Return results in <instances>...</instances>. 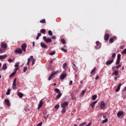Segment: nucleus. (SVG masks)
Listing matches in <instances>:
<instances>
[{
    "label": "nucleus",
    "instance_id": "nucleus-11",
    "mask_svg": "<svg viewBox=\"0 0 126 126\" xmlns=\"http://www.w3.org/2000/svg\"><path fill=\"white\" fill-rule=\"evenodd\" d=\"M42 105H43V100H41L39 101V103L38 104V107H37V110H39V109H40V108H41Z\"/></svg>",
    "mask_w": 126,
    "mask_h": 126
},
{
    "label": "nucleus",
    "instance_id": "nucleus-17",
    "mask_svg": "<svg viewBox=\"0 0 126 126\" xmlns=\"http://www.w3.org/2000/svg\"><path fill=\"white\" fill-rule=\"evenodd\" d=\"M97 103V100H96L95 101H93L91 104V106L92 108H94V106H95V104H96Z\"/></svg>",
    "mask_w": 126,
    "mask_h": 126
},
{
    "label": "nucleus",
    "instance_id": "nucleus-48",
    "mask_svg": "<svg viewBox=\"0 0 126 126\" xmlns=\"http://www.w3.org/2000/svg\"><path fill=\"white\" fill-rule=\"evenodd\" d=\"M58 73H59V71H56L55 72L53 73L52 74H53V75L54 76L55 75L57 74Z\"/></svg>",
    "mask_w": 126,
    "mask_h": 126
},
{
    "label": "nucleus",
    "instance_id": "nucleus-50",
    "mask_svg": "<svg viewBox=\"0 0 126 126\" xmlns=\"http://www.w3.org/2000/svg\"><path fill=\"white\" fill-rule=\"evenodd\" d=\"M55 54H56V52L55 51L52 52L51 53H50V55H54Z\"/></svg>",
    "mask_w": 126,
    "mask_h": 126
},
{
    "label": "nucleus",
    "instance_id": "nucleus-15",
    "mask_svg": "<svg viewBox=\"0 0 126 126\" xmlns=\"http://www.w3.org/2000/svg\"><path fill=\"white\" fill-rule=\"evenodd\" d=\"M6 105H7V106H8V107H9V106H10V101L9 100V99H5L4 101Z\"/></svg>",
    "mask_w": 126,
    "mask_h": 126
},
{
    "label": "nucleus",
    "instance_id": "nucleus-43",
    "mask_svg": "<svg viewBox=\"0 0 126 126\" xmlns=\"http://www.w3.org/2000/svg\"><path fill=\"white\" fill-rule=\"evenodd\" d=\"M120 61H121V60H117V61H116V65H118V64H120Z\"/></svg>",
    "mask_w": 126,
    "mask_h": 126
},
{
    "label": "nucleus",
    "instance_id": "nucleus-14",
    "mask_svg": "<svg viewBox=\"0 0 126 126\" xmlns=\"http://www.w3.org/2000/svg\"><path fill=\"white\" fill-rule=\"evenodd\" d=\"M66 77V74H62L60 76V79L62 80L64 79Z\"/></svg>",
    "mask_w": 126,
    "mask_h": 126
},
{
    "label": "nucleus",
    "instance_id": "nucleus-30",
    "mask_svg": "<svg viewBox=\"0 0 126 126\" xmlns=\"http://www.w3.org/2000/svg\"><path fill=\"white\" fill-rule=\"evenodd\" d=\"M78 92H79L78 90H76V91H74V92H73V93L72 94H74V95H76L78 93Z\"/></svg>",
    "mask_w": 126,
    "mask_h": 126
},
{
    "label": "nucleus",
    "instance_id": "nucleus-40",
    "mask_svg": "<svg viewBox=\"0 0 126 126\" xmlns=\"http://www.w3.org/2000/svg\"><path fill=\"white\" fill-rule=\"evenodd\" d=\"M39 22L41 23H46L45 19L41 20L39 21Z\"/></svg>",
    "mask_w": 126,
    "mask_h": 126
},
{
    "label": "nucleus",
    "instance_id": "nucleus-56",
    "mask_svg": "<svg viewBox=\"0 0 126 126\" xmlns=\"http://www.w3.org/2000/svg\"><path fill=\"white\" fill-rule=\"evenodd\" d=\"M122 53L126 54V49L124 50V51L122 52Z\"/></svg>",
    "mask_w": 126,
    "mask_h": 126
},
{
    "label": "nucleus",
    "instance_id": "nucleus-28",
    "mask_svg": "<svg viewBox=\"0 0 126 126\" xmlns=\"http://www.w3.org/2000/svg\"><path fill=\"white\" fill-rule=\"evenodd\" d=\"M54 76L53 74H51L48 78V80L50 81L52 79V77Z\"/></svg>",
    "mask_w": 126,
    "mask_h": 126
},
{
    "label": "nucleus",
    "instance_id": "nucleus-60",
    "mask_svg": "<svg viewBox=\"0 0 126 126\" xmlns=\"http://www.w3.org/2000/svg\"><path fill=\"white\" fill-rule=\"evenodd\" d=\"M41 33H38L37 34V36H38V37L41 36Z\"/></svg>",
    "mask_w": 126,
    "mask_h": 126
},
{
    "label": "nucleus",
    "instance_id": "nucleus-10",
    "mask_svg": "<svg viewBox=\"0 0 126 126\" xmlns=\"http://www.w3.org/2000/svg\"><path fill=\"white\" fill-rule=\"evenodd\" d=\"M40 46L43 48H44V49H47L48 48V46L45 44H44V43L43 42H41L40 43Z\"/></svg>",
    "mask_w": 126,
    "mask_h": 126
},
{
    "label": "nucleus",
    "instance_id": "nucleus-5",
    "mask_svg": "<svg viewBox=\"0 0 126 126\" xmlns=\"http://www.w3.org/2000/svg\"><path fill=\"white\" fill-rule=\"evenodd\" d=\"M16 81L17 79L15 78V79H14V81L13 82V85L12 86L13 90H15L16 89Z\"/></svg>",
    "mask_w": 126,
    "mask_h": 126
},
{
    "label": "nucleus",
    "instance_id": "nucleus-18",
    "mask_svg": "<svg viewBox=\"0 0 126 126\" xmlns=\"http://www.w3.org/2000/svg\"><path fill=\"white\" fill-rule=\"evenodd\" d=\"M31 59H33L32 56H31L29 59H28V63H27V65H29L30 64Z\"/></svg>",
    "mask_w": 126,
    "mask_h": 126
},
{
    "label": "nucleus",
    "instance_id": "nucleus-47",
    "mask_svg": "<svg viewBox=\"0 0 126 126\" xmlns=\"http://www.w3.org/2000/svg\"><path fill=\"white\" fill-rule=\"evenodd\" d=\"M85 125H86V123L84 122V123H82L81 124H80L79 126H85Z\"/></svg>",
    "mask_w": 126,
    "mask_h": 126
},
{
    "label": "nucleus",
    "instance_id": "nucleus-42",
    "mask_svg": "<svg viewBox=\"0 0 126 126\" xmlns=\"http://www.w3.org/2000/svg\"><path fill=\"white\" fill-rule=\"evenodd\" d=\"M10 94V90L8 89V91H7V93H6V94L9 95Z\"/></svg>",
    "mask_w": 126,
    "mask_h": 126
},
{
    "label": "nucleus",
    "instance_id": "nucleus-62",
    "mask_svg": "<svg viewBox=\"0 0 126 126\" xmlns=\"http://www.w3.org/2000/svg\"><path fill=\"white\" fill-rule=\"evenodd\" d=\"M52 39H56V36H52Z\"/></svg>",
    "mask_w": 126,
    "mask_h": 126
},
{
    "label": "nucleus",
    "instance_id": "nucleus-37",
    "mask_svg": "<svg viewBox=\"0 0 126 126\" xmlns=\"http://www.w3.org/2000/svg\"><path fill=\"white\" fill-rule=\"evenodd\" d=\"M31 60H32V64L34 65L35 63V60L34 59H33V57H32V59H31Z\"/></svg>",
    "mask_w": 126,
    "mask_h": 126
},
{
    "label": "nucleus",
    "instance_id": "nucleus-57",
    "mask_svg": "<svg viewBox=\"0 0 126 126\" xmlns=\"http://www.w3.org/2000/svg\"><path fill=\"white\" fill-rule=\"evenodd\" d=\"M19 66V64L18 63H16L15 65V67H18Z\"/></svg>",
    "mask_w": 126,
    "mask_h": 126
},
{
    "label": "nucleus",
    "instance_id": "nucleus-21",
    "mask_svg": "<svg viewBox=\"0 0 126 126\" xmlns=\"http://www.w3.org/2000/svg\"><path fill=\"white\" fill-rule=\"evenodd\" d=\"M54 91H55L56 93H57V94H60V93H61V91H60L59 89H58V88H55V89H54Z\"/></svg>",
    "mask_w": 126,
    "mask_h": 126
},
{
    "label": "nucleus",
    "instance_id": "nucleus-64",
    "mask_svg": "<svg viewBox=\"0 0 126 126\" xmlns=\"http://www.w3.org/2000/svg\"><path fill=\"white\" fill-rule=\"evenodd\" d=\"M125 46L124 45H122V46H121V49H124V48Z\"/></svg>",
    "mask_w": 126,
    "mask_h": 126
},
{
    "label": "nucleus",
    "instance_id": "nucleus-51",
    "mask_svg": "<svg viewBox=\"0 0 126 126\" xmlns=\"http://www.w3.org/2000/svg\"><path fill=\"white\" fill-rule=\"evenodd\" d=\"M42 122H40L38 123V124H37V125H36V126H42Z\"/></svg>",
    "mask_w": 126,
    "mask_h": 126
},
{
    "label": "nucleus",
    "instance_id": "nucleus-52",
    "mask_svg": "<svg viewBox=\"0 0 126 126\" xmlns=\"http://www.w3.org/2000/svg\"><path fill=\"white\" fill-rule=\"evenodd\" d=\"M96 46H99V45H100V43H99V41H96Z\"/></svg>",
    "mask_w": 126,
    "mask_h": 126
},
{
    "label": "nucleus",
    "instance_id": "nucleus-39",
    "mask_svg": "<svg viewBox=\"0 0 126 126\" xmlns=\"http://www.w3.org/2000/svg\"><path fill=\"white\" fill-rule=\"evenodd\" d=\"M66 108H63L62 110V114H64L66 112Z\"/></svg>",
    "mask_w": 126,
    "mask_h": 126
},
{
    "label": "nucleus",
    "instance_id": "nucleus-23",
    "mask_svg": "<svg viewBox=\"0 0 126 126\" xmlns=\"http://www.w3.org/2000/svg\"><path fill=\"white\" fill-rule=\"evenodd\" d=\"M7 57V55H4L3 56H0V60H3L4 58H6Z\"/></svg>",
    "mask_w": 126,
    "mask_h": 126
},
{
    "label": "nucleus",
    "instance_id": "nucleus-54",
    "mask_svg": "<svg viewBox=\"0 0 126 126\" xmlns=\"http://www.w3.org/2000/svg\"><path fill=\"white\" fill-rule=\"evenodd\" d=\"M8 62L9 63H12L13 62V60L11 59H8Z\"/></svg>",
    "mask_w": 126,
    "mask_h": 126
},
{
    "label": "nucleus",
    "instance_id": "nucleus-29",
    "mask_svg": "<svg viewBox=\"0 0 126 126\" xmlns=\"http://www.w3.org/2000/svg\"><path fill=\"white\" fill-rule=\"evenodd\" d=\"M96 98H97V95H93V96L92 97V100H95V99H96Z\"/></svg>",
    "mask_w": 126,
    "mask_h": 126
},
{
    "label": "nucleus",
    "instance_id": "nucleus-34",
    "mask_svg": "<svg viewBox=\"0 0 126 126\" xmlns=\"http://www.w3.org/2000/svg\"><path fill=\"white\" fill-rule=\"evenodd\" d=\"M108 122V119H105V120L102 121V124H105Z\"/></svg>",
    "mask_w": 126,
    "mask_h": 126
},
{
    "label": "nucleus",
    "instance_id": "nucleus-61",
    "mask_svg": "<svg viewBox=\"0 0 126 126\" xmlns=\"http://www.w3.org/2000/svg\"><path fill=\"white\" fill-rule=\"evenodd\" d=\"M123 92H126V87H125L124 88V89L123 90Z\"/></svg>",
    "mask_w": 126,
    "mask_h": 126
},
{
    "label": "nucleus",
    "instance_id": "nucleus-22",
    "mask_svg": "<svg viewBox=\"0 0 126 126\" xmlns=\"http://www.w3.org/2000/svg\"><path fill=\"white\" fill-rule=\"evenodd\" d=\"M75 94H71V99L72 100H76V97L75 96Z\"/></svg>",
    "mask_w": 126,
    "mask_h": 126
},
{
    "label": "nucleus",
    "instance_id": "nucleus-59",
    "mask_svg": "<svg viewBox=\"0 0 126 126\" xmlns=\"http://www.w3.org/2000/svg\"><path fill=\"white\" fill-rule=\"evenodd\" d=\"M72 83H73V81H70L69 84V85H72Z\"/></svg>",
    "mask_w": 126,
    "mask_h": 126
},
{
    "label": "nucleus",
    "instance_id": "nucleus-20",
    "mask_svg": "<svg viewBox=\"0 0 126 126\" xmlns=\"http://www.w3.org/2000/svg\"><path fill=\"white\" fill-rule=\"evenodd\" d=\"M121 86H122V84H120L118 85L117 88L116 89L115 91H116V92H119L120 90V89H121Z\"/></svg>",
    "mask_w": 126,
    "mask_h": 126
},
{
    "label": "nucleus",
    "instance_id": "nucleus-33",
    "mask_svg": "<svg viewBox=\"0 0 126 126\" xmlns=\"http://www.w3.org/2000/svg\"><path fill=\"white\" fill-rule=\"evenodd\" d=\"M66 66H67V63H64L63 64V69H65L66 67Z\"/></svg>",
    "mask_w": 126,
    "mask_h": 126
},
{
    "label": "nucleus",
    "instance_id": "nucleus-53",
    "mask_svg": "<svg viewBox=\"0 0 126 126\" xmlns=\"http://www.w3.org/2000/svg\"><path fill=\"white\" fill-rule=\"evenodd\" d=\"M43 115H46L47 114V110H44L43 112Z\"/></svg>",
    "mask_w": 126,
    "mask_h": 126
},
{
    "label": "nucleus",
    "instance_id": "nucleus-1",
    "mask_svg": "<svg viewBox=\"0 0 126 126\" xmlns=\"http://www.w3.org/2000/svg\"><path fill=\"white\" fill-rule=\"evenodd\" d=\"M69 105L68 102L65 101L63 103V104H61V107H62V108H67Z\"/></svg>",
    "mask_w": 126,
    "mask_h": 126
},
{
    "label": "nucleus",
    "instance_id": "nucleus-2",
    "mask_svg": "<svg viewBox=\"0 0 126 126\" xmlns=\"http://www.w3.org/2000/svg\"><path fill=\"white\" fill-rule=\"evenodd\" d=\"M100 110H103L104 109V108H105L106 107V103L103 102V101H101L100 102Z\"/></svg>",
    "mask_w": 126,
    "mask_h": 126
},
{
    "label": "nucleus",
    "instance_id": "nucleus-13",
    "mask_svg": "<svg viewBox=\"0 0 126 126\" xmlns=\"http://www.w3.org/2000/svg\"><path fill=\"white\" fill-rule=\"evenodd\" d=\"M114 62V60H111L110 61H108L106 62V65H110Z\"/></svg>",
    "mask_w": 126,
    "mask_h": 126
},
{
    "label": "nucleus",
    "instance_id": "nucleus-44",
    "mask_svg": "<svg viewBox=\"0 0 126 126\" xmlns=\"http://www.w3.org/2000/svg\"><path fill=\"white\" fill-rule=\"evenodd\" d=\"M61 50L63 51L64 53H66L67 50L66 49H64L63 48H61Z\"/></svg>",
    "mask_w": 126,
    "mask_h": 126
},
{
    "label": "nucleus",
    "instance_id": "nucleus-31",
    "mask_svg": "<svg viewBox=\"0 0 126 126\" xmlns=\"http://www.w3.org/2000/svg\"><path fill=\"white\" fill-rule=\"evenodd\" d=\"M121 59V54H118L117 56V59L118 60H120Z\"/></svg>",
    "mask_w": 126,
    "mask_h": 126
},
{
    "label": "nucleus",
    "instance_id": "nucleus-8",
    "mask_svg": "<svg viewBox=\"0 0 126 126\" xmlns=\"http://www.w3.org/2000/svg\"><path fill=\"white\" fill-rule=\"evenodd\" d=\"M109 37H110V35L109 34H107V33L105 34L104 36V39L105 41L108 40Z\"/></svg>",
    "mask_w": 126,
    "mask_h": 126
},
{
    "label": "nucleus",
    "instance_id": "nucleus-7",
    "mask_svg": "<svg viewBox=\"0 0 126 126\" xmlns=\"http://www.w3.org/2000/svg\"><path fill=\"white\" fill-rule=\"evenodd\" d=\"M27 47V44L26 43H24L22 44V49L23 50V51L26 52V48Z\"/></svg>",
    "mask_w": 126,
    "mask_h": 126
},
{
    "label": "nucleus",
    "instance_id": "nucleus-41",
    "mask_svg": "<svg viewBox=\"0 0 126 126\" xmlns=\"http://www.w3.org/2000/svg\"><path fill=\"white\" fill-rule=\"evenodd\" d=\"M54 108H55V109H59L60 108V105L57 104V105H55Z\"/></svg>",
    "mask_w": 126,
    "mask_h": 126
},
{
    "label": "nucleus",
    "instance_id": "nucleus-38",
    "mask_svg": "<svg viewBox=\"0 0 126 126\" xmlns=\"http://www.w3.org/2000/svg\"><path fill=\"white\" fill-rule=\"evenodd\" d=\"M5 49H3L2 48L0 49V54H1L5 52Z\"/></svg>",
    "mask_w": 126,
    "mask_h": 126
},
{
    "label": "nucleus",
    "instance_id": "nucleus-58",
    "mask_svg": "<svg viewBox=\"0 0 126 126\" xmlns=\"http://www.w3.org/2000/svg\"><path fill=\"white\" fill-rule=\"evenodd\" d=\"M99 78V76H96V77L95 78V80H97V79H98Z\"/></svg>",
    "mask_w": 126,
    "mask_h": 126
},
{
    "label": "nucleus",
    "instance_id": "nucleus-27",
    "mask_svg": "<svg viewBox=\"0 0 126 126\" xmlns=\"http://www.w3.org/2000/svg\"><path fill=\"white\" fill-rule=\"evenodd\" d=\"M16 73V71H14V72L11 73V75H10V77H12L14 76Z\"/></svg>",
    "mask_w": 126,
    "mask_h": 126
},
{
    "label": "nucleus",
    "instance_id": "nucleus-24",
    "mask_svg": "<svg viewBox=\"0 0 126 126\" xmlns=\"http://www.w3.org/2000/svg\"><path fill=\"white\" fill-rule=\"evenodd\" d=\"M7 66L6 65V63H4L3 65V67H2V69L5 70L7 69Z\"/></svg>",
    "mask_w": 126,
    "mask_h": 126
},
{
    "label": "nucleus",
    "instance_id": "nucleus-49",
    "mask_svg": "<svg viewBox=\"0 0 126 126\" xmlns=\"http://www.w3.org/2000/svg\"><path fill=\"white\" fill-rule=\"evenodd\" d=\"M116 56V54L115 53H114L112 54V58H115Z\"/></svg>",
    "mask_w": 126,
    "mask_h": 126
},
{
    "label": "nucleus",
    "instance_id": "nucleus-46",
    "mask_svg": "<svg viewBox=\"0 0 126 126\" xmlns=\"http://www.w3.org/2000/svg\"><path fill=\"white\" fill-rule=\"evenodd\" d=\"M27 69H28L27 67L26 66L24 67V72H26Z\"/></svg>",
    "mask_w": 126,
    "mask_h": 126
},
{
    "label": "nucleus",
    "instance_id": "nucleus-4",
    "mask_svg": "<svg viewBox=\"0 0 126 126\" xmlns=\"http://www.w3.org/2000/svg\"><path fill=\"white\" fill-rule=\"evenodd\" d=\"M14 52H15V53H16V54L19 53L20 54H21L23 53V50L21 48H17V49L15 50Z\"/></svg>",
    "mask_w": 126,
    "mask_h": 126
},
{
    "label": "nucleus",
    "instance_id": "nucleus-12",
    "mask_svg": "<svg viewBox=\"0 0 126 126\" xmlns=\"http://www.w3.org/2000/svg\"><path fill=\"white\" fill-rule=\"evenodd\" d=\"M1 47L3 48L4 50H6L7 48V45L6 44H4L2 43L1 44Z\"/></svg>",
    "mask_w": 126,
    "mask_h": 126
},
{
    "label": "nucleus",
    "instance_id": "nucleus-19",
    "mask_svg": "<svg viewBox=\"0 0 126 126\" xmlns=\"http://www.w3.org/2000/svg\"><path fill=\"white\" fill-rule=\"evenodd\" d=\"M62 95V93L58 94L56 96L55 98V100H58V99H60V98H61Z\"/></svg>",
    "mask_w": 126,
    "mask_h": 126
},
{
    "label": "nucleus",
    "instance_id": "nucleus-9",
    "mask_svg": "<svg viewBox=\"0 0 126 126\" xmlns=\"http://www.w3.org/2000/svg\"><path fill=\"white\" fill-rule=\"evenodd\" d=\"M117 37L116 36H113L112 38H110L109 39V42L111 43H113L114 42V40H117Z\"/></svg>",
    "mask_w": 126,
    "mask_h": 126
},
{
    "label": "nucleus",
    "instance_id": "nucleus-45",
    "mask_svg": "<svg viewBox=\"0 0 126 126\" xmlns=\"http://www.w3.org/2000/svg\"><path fill=\"white\" fill-rule=\"evenodd\" d=\"M86 92V90L82 91V93H81L82 95H83L85 94Z\"/></svg>",
    "mask_w": 126,
    "mask_h": 126
},
{
    "label": "nucleus",
    "instance_id": "nucleus-6",
    "mask_svg": "<svg viewBox=\"0 0 126 126\" xmlns=\"http://www.w3.org/2000/svg\"><path fill=\"white\" fill-rule=\"evenodd\" d=\"M117 117L120 118V117H124V112L121 111H119L117 114Z\"/></svg>",
    "mask_w": 126,
    "mask_h": 126
},
{
    "label": "nucleus",
    "instance_id": "nucleus-36",
    "mask_svg": "<svg viewBox=\"0 0 126 126\" xmlns=\"http://www.w3.org/2000/svg\"><path fill=\"white\" fill-rule=\"evenodd\" d=\"M114 74L115 75H118V74H119V73H118V70L115 71L114 73H112V74Z\"/></svg>",
    "mask_w": 126,
    "mask_h": 126
},
{
    "label": "nucleus",
    "instance_id": "nucleus-16",
    "mask_svg": "<svg viewBox=\"0 0 126 126\" xmlns=\"http://www.w3.org/2000/svg\"><path fill=\"white\" fill-rule=\"evenodd\" d=\"M96 72V67H94V69L91 71V74L95 75Z\"/></svg>",
    "mask_w": 126,
    "mask_h": 126
},
{
    "label": "nucleus",
    "instance_id": "nucleus-25",
    "mask_svg": "<svg viewBox=\"0 0 126 126\" xmlns=\"http://www.w3.org/2000/svg\"><path fill=\"white\" fill-rule=\"evenodd\" d=\"M40 32L43 34H45L46 33V30L45 29H41L40 31Z\"/></svg>",
    "mask_w": 126,
    "mask_h": 126
},
{
    "label": "nucleus",
    "instance_id": "nucleus-32",
    "mask_svg": "<svg viewBox=\"0 0 126 126\" xmlns=\"http://www.w3.org/2000/svg\"><path fill=\"white\" fill-rule=\"evenodd\" d=\"M61 42H62L63 44H66V41H65V39H61Z\"/></svg>",
    "mask_w": 126,
    "mask_h": 126
},
{
    "label": "nucleus",
    "instance_id": "nucleus-3",
    "mask_svg": "<svg viewBox=\"0 0 126 126\" xmlns=\"http://www.w3.org/2000/svg\"><path fill=\"white\" fill-rule=\"evenodd\" d=\"M43 39L46 43H50V42H51V41H52V39L50 38H47V37L46 36H43Z\"/></svg>",
    "mask_w": 126,
    "mask_h": 126
},
{
    "label": "nucleus",
    "instance_id": "nucleus-26",
    "mask_svg": "<svg viewBox=\"0 0 126 126\" xmlns=\"http://www.w3.org/2000/svg\"><path fill=\"white\" fill-rule=\"evenodd\" d=\"M18 96H19L20 98H22V97L23 96V94L21 93H18Z\"/></svg>",
    "mask_w": 126,
    "mask_h": 126
},
{
    "label": "nucleus",
    "instance_id": "nucleus-55",
    "mask_svg": "<svg viewBox=\"0 0 126 126\" xmlns=\"http://www.w3.org/2000/svg\"><path fill=\"white\" fill-rule=\"evenodd\" d=\"M121 66V64L118 65V66H116V69L119 68Z\"/></svg>",
    "mask_w": 126,
    "mask_h": 126
},
{
    "label": "nucleus",
    "instance_id": "nucleus-35",
    "mask_svg": "<svg viewBox=\"0 0 126 126\" xmlns=\"http://www.w3.org/2000/svg\"><path fill=\"white\" fill-rule=\"evenodd\" d=\"M48 35L50 36H52L53 35V33L51 31H48Z\"/></svg>",
    "mask_w": 126,
    "mask_h": 126
},
{
    "label": "nucleus",
    "instance_id": "nucleus-63",
    "mask_svg": "<svg viewBox=\"0 0 126 126\" xmlns=\"http://www.w3.org/2000/svg\"><path fill=\"white\" fill-rule=\"evenodd\" d=\"M32 46H33V47L35 46V42H34V41H33V42H32Z\"/></svg>",
    "mask_w": 126,
    "mask_h": 126
}]
</instances>
